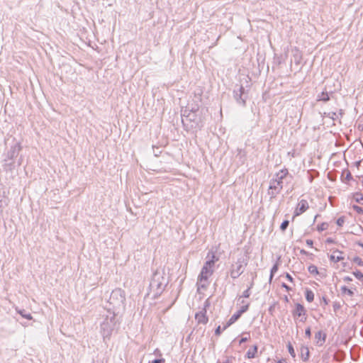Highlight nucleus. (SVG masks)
<instances>
[{
  "instance_id": "nucleus-1",
  "label": "nucleus",
  "mask_w": 363,
  "mask_h": 363,
  "mask_svg": "<svg viewBox=\"0 0 363 363\" xmlns=\"http://www.w3.org/2000/svg\"><path fill=\"white\" fill-rule=\"evenodd\" d=\"M14 143L11 145L10 148L3 154L2 168L6 172H13L14 169L22 164L23 156L19 155L22 146L20 142L13 139Z\"/></svg>"
},
{
  "instance_id": "nucleus-2",
  "label": "nucleus",
  "mask_w": 363,
  "mask_h": 363,
  "mask_svg": "<svg viewBox=\"0 0 363 363\" xmlns=\"http://www.w3.org/2000/svg\"><path fill=\"white\" fill-rule=\"evenodd\" d=\"M218 260V259L212 253L211 259L204 263L197 280L199 289L207 288L209 284L208 278L213 274L215 262Z\"/></svg>"
},
{
  "instance_id": "nucleus-3",
  "label": "nucleus",
  "mask_w": 363,
  "mask_h": 363,
  "mask_svg": "<svg viewBox=\"0 0 363 363\" xmlns=\"http://www.w3.org/2000/svg\"><path fill=\"white\" fill-rule=\"evenodd\" d=\"M104 320L100 324V333L104 341L111 335L113 327L116 324L115 311L108 309L106 314L103 315Z\"/></svg>"
},
{
  "instance_id": "nucleus-4",
  "label": "nucleus",
  "mask_w": 363,
  "mask_h": 363,
  "mask_svg": "<svg viewBox=\"0 0 363 363\" xmlns=\"http://www.w3.org/2000/svg\"><path fill=\"white\" fill-rule=\"evenodd\" d=\"M167 285L166 279L164 277V272L156 271L150 282V290L154 293V296L160 295L164 289Z\"/></svg>"
},
{
  "instance_id": "nucleus-5",
  "label": "nucleus",
  "mask_w": 363,
  "mask_h": 363,
  "mask_svg": "<svg viewBox=\"0 0 363 363\" xmlns=\"http://www.w3.org/2000/svg\"><path fill=\"white\" fill-rule=\"evenodd\" d=\"M125 301V295L123 290L121 289H115L112 291L108 303L110 306H112V308H110L111 311H116L118 309H124Z\"/></svg>"
},
{
  "instance_id": "nucleus-6",
  "label": "nucleus",
  "mask_w": 363,
  "mask_h": 363,
  "mask_svg": "<svg viewBox=\"0 0 363 363\" xmlns=\"http://www.w3.org/2000/svg\"><path fill=\"white\" fill-rule=\"evenodd\" d=\"M248 259L243 255L237 259L235 262L231 264L229 273L233 279L238 278L245 271L247 265Z\"/></svg>"
},
{
  "instance_id": "nucleus-7",
  "label": "nucleus",
  "mask_w": 363,
  "mask_h": 363,
  "mask_svg": "<svg viewBox=\"0 0 363 363\" xmlns=\"http://www.w3.org/2000/svg\"><path fill=\"white\" fill-rule=\"evenodd\" d=\"M233 97L236 102L245 106L247 98V94L245 92V89L242 84H236L233 89Z\"/></svg>"
},
{
  "instance_id": "nucleus-8",
  "label": "nucleus",
  "mask_w": 363,
  "mask_h": 363,
  "mask_svg": "<svg viewBox=\"0 0 363 363\" xmlns=\"http://www.w3.org/2000/svg\"><path fill=\"white\" fill-rule=\"evenodd\" d=\"M283 188V182L278 180L276 177L270 180L268 189V195L270 199H274L279 194Z\"/></svg>"
},
{
  "instance_id": "nucleus-9",
  "label": "nucleus",
  "mask_w": 363,
  "mask_h": 363,
  "mask_svg": "<svg viewBox=\"0 0 363 363\" xmlns=\"http://www.w3.org/2000/svg\"><path fill=\"white\" fill-rule=\"evenodd\" d=\"M292 315L294 318L301 317L300 321L301 322H305L306 320V311L304 306L299 303H296L295 308L292 311Z\"/></svg>"
},
{
  "instance_id": "nucleus-10",
  "label": "nucleus",
  "mask_w": 363,
  "mask_h": 363,
  "mask_svg": "<svg viewBox=\"0 0 363 363\" xmlns=\"http://www.w3.org/2000/svg\"><path fill=\"white\" fill-rule=\"evenodd\" d=\"M308 203L305 199H301L294 211V216H298L304 213L308 208Z\"/></svg>"
},
{
  "instance_id": "nucleus-11",
  "label": "nucleus",
  "mask_w": 363,
  "mask_h": 363,
  "mask_svg": "<svg viewBox=\"0 0 363 363\" xmlns=\"http://www.w3.org/2000/svg\"><path fill=\"white\" fill-rule=\"evenodd\" d=\"M206 311H200L195 315V318L199 323L206 324L208 319L206 315Z\"/></svg>"
},
{
  "instance_id": "nucleus-12",
  "label": "nucleus",
  "mask_w": 363,
  "mask_h": 363,
  "mask_svg": "<svg viewBox=\"0 0 363 363\" xmlns=\"http://www.w3.org/2000/svg\"><path fill=\"white\" fill-rule=\"evenodd\" d=\"M326 335L322 331H318L315 334V339L319 345H322L325 341Z\"/></svg>"
},
{
  "instance_id": "nucleus-13",
  "label": "nucleus",
  "mask_w": 363,
  "mask_h": 363,
  "mask_svg": "<svg viewBox=\"0 0 363 363\" xmlns=\"http://www.w3.org/2000/svg\"><path fill=\"white\" fill-rule=\"evenodd\" d=\"M342 252L341 251L337 250L334 252V254L330 256V260L334 262H338L344 259V257L341 255Z\"/></svg>"
},
{
  "instance_id": "nucleus-14",
  "label": "nucleus",
  "mask_w": 363,
  "mask_h": 363,
  "mask_svg": "<svg viewBox=\"0 0 363 363\" xmlns=\"http://www.w3.org/2000/svg\"><path fill=\"white\" fill-rule=\"evenodd\" d=\"M301 358L303 361L306 362L309 358V350L306 346H301L300 348Z\"/></svg>"
},
{
  "instance_id": "nucleus-15",
  "label": "nucleus",
  "mask_w": 363,
  "mask_h": 363,
  "mask_svg": "<svg viewBox=\"0 0 363 363\" xmlns=\"http://www.w3.org/2000/svg\"><path fill=\"white\" fill-rule=\"evenodd\" d=\"M289 174V171L287 169L284 168L281 169L279 172L276 173L274 177H276L278 180H281L283 182V179L286 177Z\"/></svg>"
},
{
  "instance_id": "nucleus-16",
  "label": "nucleus",
  "mask_w": 363,
  "mask_h": 363,
  "mask_svg": "<svg viewBox=\"0 0 363 363\" xmlns=\"http://www.w3.org/2000/svg\"><path fill=\"white\" fill-rule=\"evenodd\" d=\"M241 316V314L239 313L238 311H237L235 313H234L228 320V322L227 323V325L223 328V330L226 329L227 327L234 323L238 318Z\"/></svg>"
},
{
  "instance_id": "nucleus-17",
  "label": "nucleus",
  "mask_w": 363,
  "mask_h": 363,
  "mask_svg": "<svg viewBox=\"0 0 363 363\" xmlns=\"http://www.w3.org/2000/svg\"><path fill=\"white\" fill-rule=\"evenodd\" d=\"M16 312L20 314L23 318L27 320H32L33 317L30 313H27L24 309H19L18 308H16Z\"/></svg>"
},
{
  "instance_id": "nucleus-18",
  "label": "nucleus",
  "mask_w": 363,
  "mask_h": 363,
  "mask_svg": "<svg viewBox=\"0 0 363 363\" xmlns=\"http://www.w3.org/2000/svg\"><path fill=\"white\" fill-rule=\"evenodd\" d=\"M318 101H321L323 102H327L330 100V96L328 92L323 91L320 94H319L317 96Z\"/></svg>"
},
{
  "instance_id": "nucleus-19",
  "label": "nucleus",
  "mask_w": 363,
  "mask_h": 363,
  "mask_svg": "<svg viewBox=\"0 0 363 363\" xmlns=\"http://www.w3.org/2000/svg\"><path fill=\"white\" fill-rule=\"evenodd\" d=\"M305 297L308 302L311 303L314 299V293L311 289H306L305 292Z\"/></svg>"
},
{
  "instance_id": "nucleus-20",
  "label": "nucleus",
  "mask_w": 363,
  "mask_h": 363,
  "mask_svg": "<svg viewBox=\"0 0 363 363\" xmlns=\"http://www.w3.org/2000/svg\"><path fill=\"white\" fill-rule=\"evenodd\" d=\"M257 345H254L252 349H250L247 352L246 356L249 359L254 358L255 356V354L257 353Z\"/></svg>"
},
{
  "instance_id": "nucleus-21",
  "label": "nucleus",
  "mask_w": 363,
  "mask_h": 363,
  "mask_svg": "<svg viewBox=\"0 0 363 363\" xmlns=\"http://www.w3.org/2000/svg\"><path fill=\"white\" fill-rule=\"evenodd\" d=\"M237 157H239L240 160H241V162L244 163L246 159L245 152L242 150H238Z\"/></svg>"
},
{
  "instance_id": "nucleus-22",
  "label": "nucleus",
  "mask_w": 363,
  "mask_h": 363,
  "mask_svg": "<svg viewBox=\"0 0 363 363\" xmlns=\"http://www.w3.org/2000/svg\"><path fill=\"white\" fill-rule=\"evenodd\" d=\"M354 199L356 201V202L363 205V194L360 193H355L354 194Z\"/></svg>"
},
{
  "instance_id": "nucleus-23",
  "label": "nucleus",
  "mask_w": 363,
  "mask_h": 363,
  "mask_svg": "<svg viewBox=\"0 0 363 363\" xmlns=\"http://www.w3.org/2000/svg\"><path fill=\"white\" fill-rule=\"evenodd\" d=\"M308 271L311 274H318V270L316 266L311 264L308 267Z\"/></svg>"
},
{
  "instance_id": "nucleus-24",
  "label": "nucleus",
  "mask_w": 363,
  "mask_h": 363,
  "mask_svg": "<svg viewBox=\"0 0 363 363\" xmlns=\"http://www.w3.org/2000/svg\"><path fill=\"white\" fill-rule=\"evenodd\" d=\"M330 118H331L333 120H337L339 118V116H342V110H340V113H337L335 112H330L328 113Z\"/></svg>"
},
{
  "instance_id": "nucleus-25",
  "label": "nucleus",
  "mask_w": 363,
  "mask_h": 363,
  "mask_svg": "<svg viewBox=\"0 0 363 363\" xmlns=\"http://www.w3.org/2000/svg\"><path fill=\"white\" fill-rule=\"evenodd\" d=\"M277 270H278V264L276 263L273 265V267L271 269L269 281H271L272 279L274 274L277 272Z\"/></svg>"
},
{
  "instance_id": "nucleus-26",
  "label": "nucleus",
  "mask_w": 363,
  "mask_h": 363,
  "mask_svg": "<svg viewBox=\"0 0 363 363\" xmlns=\"http://www.w3.org/2000/svg\"><path fill=\"white\" fill-rule=\"evenodd\" d=\"M287 348L291 356L294 358L296 357V352L294 349V347L290 342L288 343Z\"/></svg>"
},
{
  "instance_id": "nucleus-27",
  "label": "nucleus",
  "mask_w": 363,
  "mask_h": 363,
  "mask_svg": "<svg viewBox=\"0 0 363 363\" xmlns=\"http://www.w3.org/2000/svg\"><path fill=\"white\" fill-rule=\"evenodd\" d=\"M353 262L356 263L358 266H363V261L362 259L356 256L352 259Z\"/></svg>"
},
{
  "instance_id": "nucleus-28",
  "label": "nucleus",
  "mask_w": 363,
  "mask_h": 363,
  "mask_svg": "<svg viewBox=\"0 0 363 363\" xmlns=\"http://www.w3.org/2000/svg\"><path fill=\"white\" fill-rule=\"evenodd\" d=\"M353 274L359 280H362L363 279V273L359 270L353 272Z\"/></svg>"
},
{
  "instance_id": "nucleus-29",
  "label": "nucleus",
  "mask_w": 363,
  "mask_h": 363,
  "mask_svg": "<svg viewBox=\"0 0 363 363\" xmlns=\"http://www.w3.org/2000/svg\"><path fill=\"white\" fill-rule=\"evenodd\" d=\"M289 221L288 220H284L281 225H280V229L282 230V231H284L286 230V229L288 228L289 226Z\"/></svg>"
},
{
  "instance_id": "nucleus-30",
  "label": "nucleus",
  "mask_w": 363,
  "mask_h": 363,
  "mask_svg": "<svg viewBox=\"0 0 363 363\" xmlns=\"http://www.w3.org/2000/svg\"><path fill=\"white\" fill-rule=\"evenodd\" d=\"M249 305H250L249 303H246V304L243 305L242 306H241V308L238 311L239 312V313L242 315V313L246 312L248 310Z\"/></svg>"
},
{
  "instance_id": "nucleus-31",
  "label": "nucleus",
  "mask_w": 363,
  "mask_h": 363,
  "mask_svg": "<svg viewBox=\"0 0 363 363\" xmlns=\"http://www.w3.org/2000/svg\"><path fill=\"white\" fill-rule=\"evenodd\" d=\"M341 291L344 293H346L349 296H352L353 295V291L348 289L347 286H344L341 288Z\"/></svg>"
},
{
  "instance_id": "nucleus-32",
  "label": "nucleus",
  "mask_w": 363,
  "mask_h": 363,
  "mask_svg": "<svg viewBox=\"0 0 363 363\" xmlns=\"http://www.w3.org/2000/svg\"><path fill=\"white\" fill-rule=\"evenodd\" d=\"M352 208L359 214H363V208L357 206V205H353Z\"/></svg>"
},
{
  "instance_id": "nucleus-33",
  "label": "nucleus",
  "mask_w": 363,
  "mask_h": 363,
  "mask_svg": "<svg viewBox=\"0 0 363 363\" xmlns=\"http://www.w3.org/2000/svg\"><path fill=\"white\" fill-rule=\"evenodd\" d=\"M251 293H250V288H247L246 290H245L243 292H242V294L241 296V297H243V298H249L250 296Z\"/></svg>"
},
{
  "instance_id": "nucleus-34",
  "label": "nucleus",
  "mask_w": 363,
  "mask_h": 363,
  "mask_svg": "<svg viewBox=\"0 0 363 363\" xmlns=\"http://www.w3.org/2000/svg\"><path fill=\"white\" fill-rule=\"evenodd\" d=\"M245 335H247V336L246 337H242L240 340H239V344L241 345L245 342H247L248 340V339L250 338V333H245Z\"/></svg>"
},
{
  "instance_id": "nucleus-35",
  "label": "nucleus",
  "mask_w": 363,
  "mask_h": 363,
  "mask_svg": "<svg viewBox=\"0 0 363 363\" xmlns=\"http://www.w3.org/2000/svg\"><path fill=\"white\" fill-rule=\"evenodd\" d=\"M345 223V218L344 217H340L337 218L336 223L338 226H342Z\"/></svg>"
},
{
  "instance_id": "nucleus-36",
  "label": "nucleus",
  "mask_w": 363,
  "mask_h": 363,
  "mask_svg": "<svg viewBox=\"0 0 363 363\" xmlns=\"http://www.w3.org/2000/svg\"><path fill=\"white\" fill-rule=\"evenodd\" d=\"M305 335L306 337H308V338L311 337V328L310 327H308L306 330H305Z\"/></svg>"
},
{
  "instance_id": "nucleus-37",
  "label": "nucleus",
  "mask_w": 363,
  "mask_h": 363,
  "mask_svg": "<svg viewBox=\"0 0 363 363\" xmlns=\"http://www.w3.org/2000/svg\"><path fill=\"white\" fill-rule=\"evenodd\" d=\"M152 363H164V359H154Z\"/></svg>"
},
{
  "instance_id": "nucleus-38",
  "label": "nucleus",
  "mask_w": 363,
  "mask_h": 363,
  "mask_svg": "<svg viewBox=\"0 0 363 363\" xmlns=\"http://www.w3.org/2000/svg\"><path fill=\"white\" fill-rule=\"evenodd\" d=\"M325 223H322L320 225H318V230L319 231H323L325 229Z\"/></svg>"
},
{
  "instance_id": "nucleus-39",
  "label": "nucleus",
  "mask_w": 363,
  "mask_h": 363,
  "mask_svg": "<svg viewBox=\"0 0 363 363\" xmlns=\"http://www.w3.org/2000/svg\"><path fill=\"white\" fill-rule=\"evenodd\" d=\"M286 278L290 281V282H293L294 281V279L293 277H291V275H290L289 273H286Z\"/></svg>"
},
{
  "instance_id": "nucleus-40",
  "label": "nucleus",
  "mask_w": 363,
  "mask_h": 363,
  "mask_svg": "<svg viewBox=\"0 0 363 363\" xmlns=\"http://www.w3.org/2000/svg\"><path fill=\"white\" fill-rule=\"evenodd\" d=\"M220 333H221L220 326H218V327L216 329V330H215V334H216V335H219L220 334Z\"/></svg>"
},
{
  "instance_id": "nucleus-41",
  "label": "nucleus",
  "mask_w": 363,
  "mask_h": 363,
  "mask_svg": "<svg viewBox=\"0 0 363 363\" xmlns=\"http://www.w3.org/2000/svg\"><path fill=\"white\" fill-rule=\"evenodd\" d=\"M345 179H346L347 180H348V181H349V180H350V179H352V175H351V174H350V172H347V174H346V176H345Z\"/></svg>"
},
{
  "instance_id": "nucleus-42",
  "label": "nucleus",
  "mask_w": 363,
  "mask_h": 363,
  "mask_svg": "<svg viewBox=\"0 0 363 363\" xmlns=\"http://www.w3.org/2000/svg\"><path fill=\"white\" fill-rule=\"evenodd\" d=\"M343 280L345 281L349 282V281H351L352 280V279L350 277L347 276L343 278Z\"/></svg>"
},
{
  "instance_id": "nucleus-43",
  "label": "nucleus",
  "mask_w": 363,
  "mask_h": 363,
  "mask_svg": "<svg viewBox=\"0 0 363 363\" xmlns=\"http://www.w3.org/2000/svg\"><path fill=\"white\" fill-rule=\"evenodd\" d=\"M306 244L310 246V247H312L313 246V242L312 240H306Z\"/></svg>"
},
{
  "instance_id": "nucleus-44",
  "label": "nucleus",
  "mask_w": 363,
  "mask_h": 363,
  "mask_svg": "<svg viewBox=\"0 0 363 363\" xmlns=\"http://www.w3.org/2000/svg\"><path fill=\"white\" fill-rule=\"evenodd\" d=\"M281 286H282V287H283V288L286 289L287 291H289V290H291V287H289V286L287 284H286L285 283H283Z\"/></svg>"
},
{
  "instance_id": "nucleus-45",
  "label": "nucleus",
  "mask_w": 363,
  "mask_h": 363,
  "mask_svg": "<svg viewBox=\"0 0 363 363\" xmlns=\"http://www.w3.org/2000/svg\"><path fill=\"white\" fill-rule=\"evenodd\" d=\"M277 363H287V362L285 359H281L278 360Z\"/></svg>"
},
{
  "instance_id": "nucleus-46",
  "label": "nucleus",
  "mask_w": 363,
  "mask_h": 363,
  "mask_svg": "<svg viewBox=\"0 0 363 363\" xmlns=\"http://www.w3.org/2000/svg\"><path fill=\"white\" fill-rule=\"evenodd\" d=\"M253 285H254V282L252 280V282L250 284V286L247 288H250V290L253 287Z\"/></svg>"
},
{
  "instance_id": "nucleus-47",
  "label": "nucleus",
  "mask_w": 363,
  "mask_h": 363,
  "mask_svg": "<svg viewBox=\"0 0 363 363\" xmlns=\"http://www.w3.org/2000/svg\"><path fill=\"white\" fill-rule=\"evenodd\" d=\"M357 244L359 246H360V247H362L363 248V243H362V242H357Z\"/></svg>"
},
{
  "instance_id": "nucleus-48",
  "label": "nucleus",
  "mask_w": 363,
  "mask_h": 363,
  "mask_svg": "<svg viewBox=\"0 0 363 363\" xmlns=\"http://www.w3.org/2000/svg\"><path fill=\"white\" fill-rule=\"evenodd\" d=\"M301 253H302V254H304V255H305V254H306V252L304 250H301Z\"/></svg>"
},
{
  "instance_id": "nucleus-49",
  "label": "nucleus",
  "mask_w": 363,
  "mask_h": 363,
  "mask_svg": "<svg viewBox=\"0 0 363 363\" xmlns=\"http://www.w3.org/2000/svg\"><path fill=\"white\" fill-rule=\"evenodd\" d=\"M327 242H332V240H331L330 239H328V240H327Z\"/></svg>"
},
{
  "instance_id": "nucleus-50",
  "label": "nucleus",
  "mask_w": 363,
  "mask_h": 363,
  "mask_svg": "<svg viewBox=\"0 0 363 363\" xmlns=\"http://www.w3.org/2000/svg\"><path fill=\"white\" fill-rule=\"evenodd\" d=\"M323 298V301H325V303H327L326 299L324 297Z\"/></svg>"
}]
</instances>
